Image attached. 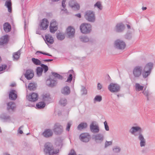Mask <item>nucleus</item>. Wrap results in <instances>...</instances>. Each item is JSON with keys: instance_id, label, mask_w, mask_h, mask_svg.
Segmentation results:
<instances>
[{"instance_id": "nucleus-60", "label": "nucleus", "mask_w": 155, "mask_h": 155, "mask_svg": "<svg viewBox=\"0 0 155 155\" xmlns=\"http://www.w3.org/2000/svg\"><path fill=\"white\" fill-rule=\"evenodd\" d=\"M143 93L144 95L146 96L147 97V100H148L149 99L148 97V93L147 91H144L143 92Z\"/></svg>"}, {"instance_id": "nucleus-13", "label": "nucleus", "mask_w": 155, "mask_h": 155, "mask_svg": "<svg viewBox=\"0 0 155 155\" xmlns=\"http://www.w3.org/2000/svg\"><path fill=\"white\" fill-rule=\"evenodd\" d=\"M93 137L96 143H101L103 141L104 138V135L101 134L94 135Z\"/></svg>"}, {"instance_id": "nucleus-21", "label": "nucleus", "mask_w": 155, "mask_h": 155, "mask_svg": "<svg viewBox=\"0 0 155 155\" xmlns=\"http://www.w3.org/2000/svg\"><path fill=\"white\" fill-rule=\"evenodd\" d=\"M46 43L48 45H51L54 42V39L50 35H46L45 36Z\"/></svg>"}, {"instance_id": "nucleus-33", "label": "nucleus", "mask_w": 155, "mask_h": 155, "mask_svg": "<svg viewBox=\"0 0 155 155\" xmlns=\"http://www.w3.org/2000/svg\"><path fill=\"white\" fill-rule=\"evenodd\" d=\"M37 85L34 83H30L28 85V89L30 91H34L36 89Z\"/></svg>"}, {"instance_id": "nucleus-16", "label": "nucleus", "mask_w": 155, "mask_h": 155, "mask_svg": "<svg viewBox=\"0 0 155 155\" xmlns=\"http://www.w3.org/2000/svg\"><path fill=\"white\" fill-rule=\"evenodd\" d=\"M38 94L37 93H32L31 95L27 97L28 101L31 102H35L38 99Z\"/></svg>"}, {"instance_id": "nucleus-55", "label": "nucleus", "mask_w": 155, "mask_h": 155, "mask_svg": "<svg viewBox=\"0 0 155 155\" xmlns=\"http://www.w3.org/2000/svg\"><path fill=\"white\" fill-rule=\"evenodd\" d=\"M104 128L106 131L109 130V129L108 126L107 125V123L106 121H105L104 122Z\"/></svg>"}, {"instance_id": "nucleus-8", "label": "nucleus", "mask_w": 155, "mask_h": 155, "mask_svg": "<svg viewBox=\"0 0 155 155\" xmlns=\"http://www.w3.org/2000/svg\"><path fill=\"white\" fill-rule=\"evenodd\" d=\"M91 138L90 134L87 133H84L81 134L79 136L80 140L84 142H88Z\"/></svg>"}, {"instance_id": "nucleus-24", "label": "nucleus", "mask_w": 155, "mask_h": 155, "mask_svg": "<svg viewBox=\"0 0 155 155\" xmlns=\"http://www.w3.org/2000/svg\"><path fill=\"white\" fill-rule=\"evenodd\" d=\"M124 25L123 23H118L116 26V31L117 32H121L124 30Z\"/></svg>"}, {"instance_id": "nucleus-35", "label": "nucleus", "mask_w": 155, "mask_h": 155, "mask_svg": "<svg viewBox=\"0 0 155 155\" xmlns=\"http://www.w3.org/2000/svg\"><path fill=\"white\" fill-rule=\"evenodd\" d=\"M45 106V103L42 101L38 102L36 105L37 108L38 109L43 108Z\"/></svg>"}, {"instance_id": "nucleus-2", "label": "nucleus", "mask_w": 155, "mask_h": 155, "mask_svg": "<svg viewBox=\"0 0 155 155\" xmlns=\"http://www.w3.org/2000/svg\"><path fill=\"white\" fill-rule=\"evenodd\" d=\"M80 28L82 33L87 34L89 33L91 31V26L89 24L83 23L81 25Z\"/></svg>"}, {"instance_id": "nucleus-6", "label": "nucleus", "mask_w": 155, "mask_h": 155, "mask_svg": "<svg viewBox=\"0 0 155 155\" xmlns=\"http://www.w3.org/2000/svg\"><path fill=\"white\" fill-rule=\"evenodd\" d=\"M143 70L141 66H137L135 67L133 71V74L135 78H138L141 76Z\"/></svg>"}, {"instance_id": "nucleus-41", "label": "nucleus", "mask_w": 155, "mask_h": 155, "mask_svg": "<svg viewBox=\"0 0 155 155\" xmlns=\"http://www.w3.org/2000/svg\"><path fill=\"white\" fill-rule=\"evenodd\" d=\"M144 87L143 86L140 85L138 83H136L135 84V88L136 91H140L143 90Z\"/></svg>"}, {"instance_id": "nucleus-53", "label": "nucleus", "mask_w": 155, "mask_h": 155, "mask_svg": "<svg viewBox=\"0 0 155 155\" xmlns=\"http://www.w3.org/2000/svg\"><path fill=\"white\" fill-rule=\"evenodd\" d=\"M72 75L71 74H70L66 82H71L72 80Z\"/></svg>"}, {"instance_id": "nucleus-43", "label": "nucleus", "mask_w": 155, "mask_h": 155, "mask_svg": "<svg viewBox=\"0 0 155 155\" xmlns=\"http://www.w3.org/2000/svg\"><path fill=\"white\" fill-rule=\"evenodd\" d=\"M67 100L64 98H61L60 101L59 103L61 105L65 106L67 104Z\"/></svg>"}, {"instance_id": "nucleus-38", "label": "nucleus", "mask_w": 155, "mask_h": 155, "mask_svg": "<svg viewBox=\"0 0 155 155\" xmlns=\"http://www.w3.org/2000/svg\"><path fill=\"white\" fill-rule=\"evenodd\" d=\"M79 38L81 41L83 42H86L89 40L88 38L85 36H81L79 37Z\"/></svg>"}, {"instance_id": "nucleus-62", "label": "nucleus", "mask_w": 155, "mask_h": 155, "mask_svg": "<svg viewBox=\"0 0 155 155\" xmlns=\"http://www.w3.org/2000/svg\"><path fill=\"white\" fill-rule=\"evenodd\" d=\"M75 15L76 16L78 17L79 18H81V15L80 13L77 14Z\"/></svg>"}, {"instance_id": "nucleus-64", "label": "nucleus", "mask_w": 155, "mask_h": 155, "mask_svg": "<svg viewBox=\"0 0 155 155\" xmlns=\"http://www.w3.org/2000/svg\"><path fill=\"white\" fill-rule=\"evenodd\" d=\"M16 84L15 83H13L11 84L10 86L12 87H14L15 86Z\"/></svg>"}, {"instance_id": "nucleus-28", "label": "nucleus", "mask_w": 155, "mask_h": 155, "mask_svg": "<svg viewBox=\"0 0 155 155\" xmlns=\"http://www.w3.org/2000/svg\"><path fill=\"white\" fill-rule=\"evenodd\" d=\"M153 64L152 63H149L147 64L145 66L143 69L144 71H149L151 73V70L152 68Z\"/></svg>"}, {"instance_id": "nucleus-12", "label": "nucleus", "mask_w": 155, "mask_h": 155, "mask_svg": "<svg viewBox=\"0 0 155 155\" xmlns=\"http://www.w3.org/2000/svg\"><path fill=\"white\" fill-rule=\"evenodd\" d=\"M15 108V105L14 102H10L7 104V110L10 114L14 112Z\"/></svg>"}, {"instance_id": "nucleus-63", "label": "nucleus", "mask_w": 155, "mask_h": 155, "mask_svg": "<svg viewBox=\"0 0 155 155\" xmlns=\"http://www.w3.org/2000/svg\"><path fill=\"white\" fill-rule=\"evenodd\" d=\"M18 133L20 134H22L23 133V131L22 130H19L18 129Z\"/></svg>"}, {"instance_id": "nucleus-56", "label": "nucleus", "mask_w": 155, "mask_h": 155, "mask_svg": "<svg viewBox=\"0 0 155 155\" xmlns=\"http://www.w3.org/2000/svg\"><path fill=\"white\" fill-rule=\"evenodd\" d=\"M7 66L6 64H3L2 66H0V71L5 70L7 68Z\"/></svg>"}, {"instance_id": "nucleus-26", "label": "nucleus", "mask_w": 155, "mask_h": 155, "mask_svg": "<svg viewBox=\"0 0 155 155\" xmlns=\"http://www.w3.org/2000/svg\"><path fill=\"white\" fill-rule=\"evenodd\" d=\"M16 93V91L13 90L10 91L9 94V98L11 100H15L16 99L17 96Z\"/></svg>"}, {"instance_id": "nucleus-49", "label": "nucleus", "mask_w": 155, "mask_h": 155, "mask_svg": "<svg viewBox=\"0 0 155 155\" xmlns=\"http://www.w3.org/2000/svg\"><path fill=\"white\" fill-rule=\"evenodd\" d=\"M55 26L58 27V24L55 20H53L50 23V26Z\"/></svg>"}, {"instance_id": "nucleus-44", "label": "nucleus", "mask_w": 155, "mask_h": 155, "mask_svg": "<svg viewBox=\"0 0 155 155\" xmlns=\"http://www.w3.org/2000/svg\"><path fill=\"white\" fill-rule=\"evenodd\" d=\"M58 27L55 26H50V31L52 33H54L57 30Z\"/></svg>"}, {"instance_id": "nucleus-32", "label": "nucleus", "mask_w": 155, "mask_h": 155, "mask_svg": "<svg viewBox=\"0 0 155 155\" xmlns=\"http://www.w3.org/2000/svg\"><path fill=\"white\" fill-rule=\"evenodd\" d=\"M87 127V124L86 123H81L78 126L77 129L79 130H81L83 129H85Z\"/></svg>"}, {"instance_id": "nucleus-42", "label": "nucleus", "mask_w": 155, "mask_h": 155, "mask_svg": "<svg viewBox=\"0 0 155 155\" xmlns=\"http://www.w3.org/2000/svg\"><path fill=\"white\" fill-rule=\"evenodd\" d=\"M41 66L42 68L43 71H44V73H45L48 70V66L44 64H41Z\"/></svg>"}, {"instance_id": "nucleus-57", "label": "nucleus", "mask_w": 155, "mask_h": 155, "mask_svg": "<svg viewBox=\"0 0 155 155\" xmlns=\"http://www.w3.org/2000/svg\"><path fill=\"white\" fill-rule=\"evenodd\" d=\"M68 155H77L76 152L73 149H71Z\"/></svg>"}, {"instance_id": "nucleus-18", "label": "nucleus", "mask_w": 155, "mask_h": 155, "mask_svg": "<svg viewBox=\"0 0 155 155\" xmlns=\"http://www.w3.org/2000/svg\"><path fill=\"white\" fill-rule=\"evenodd\" d=\"M138 139L140 141V145L141 147H144L146 144V141L142 134H140L138 137Z\"/></svg>"}, {"instance_id": "nucleus-20", "label": "nucleus", "mask_w": 155, "mask_h": 155, "mask_svg": "<svg viewBox=\"0 0 155 155\" xmlns=\"http://www.w3.org/2000/svg\"><path fill=\"white\" fill-rule=\"evenodd\" d=\"M43 135L46 138L51 137L53 135V132L51 130L47 129L45 130L42 133Z\"/></svg>"}, {"instance_id": "nucleus-36", "label": "nucleus", "mask_w": 155, "mask_h": 155, "mask_svg": "<svg viewBox=\"0 0 155 155\" xmlns=\"http://www.w3.org/2000/svg\"><path fill=\"white\" fill-rule=\"evenodd\" d=\"M21 51L20 50L18 51L17 52L13 53V57L14 59L17 60L19 58L21 53Z\"/></svg>"}, {"instance_id": "nucleus-14", "label": "nucleus", "mask_w": 155, "mask_h": 155, "mask_svg": "<svg viewBox=\"0 0 155 155\" xmlns=\"http://www.w3.org/2000/svg\"><path fill=\"white\" fill-rule=\"evenodd\" d=\"M75 29L71 26L68 27L67 29V34L69 38H71L74 37Z\"/></svg>"}, {"instance_id": "nucleus-25", "label": "nucleus", "mask_w": 155, "mask_h": 155, "mask_svg": "<svg viewBox=\"0 0 155 155\" xmlns=\"http://www.w3.org/2000/svg\"><path fill=\"white\" fill-rule=\"evenodd\" d=\"M61 92L64 95H68L71 92L70 88L68 86H66L61 89Z\"/></svg>"}, {"instance_id": "nucleus-9", "label": "nucleus", "mask_w": 155, "mask_h": 155, "mask_svg": "<svg viewBox=\"0 0 155 155\" xmlns=\"http://www.w3.org/2000/svg\"><path fill=\"white\" fill-rule=\"evenodd\" d=\"M53 130L56 134H60L63 131V127L60 124L56 123L54 125Z\"/></svg>"}, {"instance_id": "nucleus-48", "label": "nucleus", "mask_w": 155, "mask_h": 155, "mask_svg": "<svg viewBox=\"0 0 155 155\" xmlns=\"http://www.w3.org/2000/svg\"><path fill=\"white\" fill-rule=\"evenodd\" d=\"M38 53H40L44 55H47L50 56H52V55L49 53H45L44 52L41 51H37L35 53L36 54H38Z\"/></svg>"}, {"instance_id": "nucleus-1", "label": "nucleus", "mask_w": 155, "mask_h": 155, "mask_svg": "<svg viewBox=\"0 0 155 155\" xmlns=\"http://www.w3.org/2000/svg\"><path fill=\"white\" fill-rule=\"evenodd\" d=\"M44 147V152L45 155H54L59 152L58 150H54V147L51 143H46Z\"/></svg>"}, {"instance_id": "nucleus-46", "label": "nucleus", "mask_w": 155, "mask_h": 155, "mask_svg": "<svg viewBox=\"0 0 155 155\" xmlns=\"http://www.w3.org/2000/svg\"><path fill=\"white\" fill-rule=\"evenodd\" d=\"M150 72L144 71L142 74L143 77V78H145L147 77L150 74Z\"/></svg>"}, {"instance_id": "nucleus-47", "label": "nucleus", "mask_w": 155, "mask_h": 155, "mask_svg": "<svg viewBox=\"0 0 155 155\" xmlns=\"http://www.w3.org/2000/svg\"><path fill=\"white\" fill-rule=\"evenodd\" d=\"M95 7H97L100 10H102V7L100 2H97L94 5Z\"/></svg>"}, {"instance_id": "nucleus-61", "label": "nucleus", "mask_w": 155, "mask_h": 155, "mask_svg": "<svg viewBox=\"0 0 155 155\" xmlns=\"http://www.w3.org/2000/svg\"><path fill=\"white\" fill-rule=\"evenodd\" d=\"M53 61V59H45L44 60H43V61L45 62H50L51 61Z\"/></svg>"}, {"instance_id": "nucleus-29", "label": "nucleus", "mask_w": 155, "mask_h": 155, "mask_svg": "<svg viewBox=\"0 0 155 155\" xmlns=\"http://www.w3.org/2000/svg\"><path fill=\"white\" fill-rule=\"evenodd\" d=\"M3 28L4 31L6 32H9L11 29V27L9 23L8 22L5 23L3 25Z\"/></svg>"}, {"instance_id": "nucleus-52", "label": "nucleus", "mask_w": 155, "mask_h": 155, "mask_svg": "<svg viewBox=\"0 0 155 155\" xmlns=\"http://www.w3.org/2000/svg\"><path fill=\"white\" fill-rule=\"evenodd\" d=\"M112 141H106L105 143L104 147L106 148L108 146H110L112 144Z\"/></svg>"}, {"instance_id": "nucleus-22", "label": "nucleus", "mask_w": 155, "mask_h": 155, "mask_svg": "<svg viewBox=\"0 0 155 155\" xmlns=\"http://www.w3.org/2000/svg\"><path fill=\"white\" fill-rule=\"evenodd\" d=\"M8 41V36L7 35L2 36L0 38V45L7 44Z\"/></svg>"}, {"instance_id": "nucleus-34", "label": "nucleus", "mask_w": 155, "mask_h": 155, "mask_svg": "<svg viewBox=\"0 0 155 155\" xmlns=\"http://www.w3.org/2000/svg\"><path fill=\"white\" fill-rule=\"evenodd\" d=\"M43 101L47 103H49L51 100V98L49 94H45L43 96Z\"/></svg>"}, {"instance_id": "nucleus-37", "label": "nucleus", "mask_w": 155, "mask_h": 155, "mask_svg": "<svg viewBox=\"0 0 155 155\" xmlns=\"http://www.w3.org/2000/svg\"><path fill=\"white\" fill-rule=\"evenodd\" d=\"M43 70L42 68L41 67H38L36 69V72L37 75L38 77H40L42 74Z\"/></svg>"}, {"instance_id": "nucleus-54", "label": "nucleus", "mask_w": 155, "mask_h": 155, "mask_svg": "<svg viewBox=\"0 0 155 155\" xmlns=\"http://www.w3.org/2000/svg\"><path fill=\"white\" fill-rule=\"evenodd\" d=\"M113 150L114 152L118 153L120 152V149L119 147H115L113 149Z\"/></svg>"}, {"instance_id": "nucleus-7", "label": "nucleus", "mask_w": 155, "mask_h": 155, "mask_svg": "<svg viewBox=\"0 0 155 155\" xmlns=\"http://www.w3.org/2000/svg\"><path fill=\"white\" fill-rule=\"evenodd\" d=\"M129 132L135 137H138L140 134H142L141 127L137 126L132 127L130 129Z\"/></svg>"}, {"instance_id": "nucleus-11", "label": "nucleus", "mask_w": 155, "mask_h": 155, "mask_svg": "<svg viewBox=\"0 0 155 155\" xmlns=\"http://www.w3.org/2000/svg\"><path fill=\"white\" fill-rule=\"evenodd\" d=\"M68 5L71 8L76 10H79L80 8L79 4L75 0H70Z\"/></svg>"}, {"instance_id": "nucleus-19", "label": "nucleus", "mask_w": 155, "mask_h": 155, "mask_svg": "<svg viewBox=\"0 0 155 155\" xmlns=\"http://www.w3.org/2000/svg\"><path fill=\"white\" fill-rule=\"evenodd\" d=\"M48 24L49 22L48 20L46 18H44L42 19L40 26L42 27V30H45L47 28Z\"/></svg>"}, {"instance_id": "nucleus-31", "label": "nucleus", "mask_w": 155, "mask_h": 155, "mask_svg": "<svg viewBox=\"0 0 155 155\" xmlns=\"http://www.w3.org/2000/svg\"><path fill=\"white\" fill-rule=\"evenodd\" d=\"M5 5L8 8V11L9 12H11L12 11V3L11 0L7 1L5 3Z\"/></svg>"}, {"instance_id": "nucleus-10", "label": "nucleus", "mask_w": 155, "mask_h": 155, "mask_svg": "<svg viewBox=\"0 0 155 155\" xmlns=\"http://www.w3.org/2000/svg\"><path fill=\"white\" fill-rule=\"evenodd\" d=\"M57 81L53 79L52 76H50L49 79H48L46 81V84L48 86L53 87L55 86L57 84Z\"/></svg>"}, {"instance_id": "nucleus-51", "label": "nucleus", "mask_w": 155, "mask_h": 155, "mask_svg": "<svg viewBox=\"0 0 155 155\" xmlns=\"http://www.w3.org/2000/svg\"><path fill=\"white\" fill-rule=\"evenodd\" d=\"M72 125V122L71 121H69L68 122L67 124V127L66 128V130L68 131H69L70 130V128Z\"/></svg>"}, {"instance_id": "nucleus-30", "label": "nucleus", "mask_w": 155, "mask_h": 155, "mask_svg": "<svg viewBox=\"0 0 155 155\" xmlns=\"http://www.w3.org/2000/svg\"><path fill=\"white\" fill-rule=\"evenodd\" d=\"M56 37L58 40L60 41H62L65 37L64 34L62 32L56 33Z\"/></svg>"}, {"instance_id": "nucleus-27", "label": "nucleus", "mask_w": 155, "mask_h": 155, "mask_svg": "<svg viewBox=\"0 0 155 155\" xmlns=\"http://www.w3.org/2000/svg\"><path fill=\"white\" fill-rule=\"evenodd\" d=\"M51 74L52 75L51 76L53 77V79L56 80H57L56 79L61 80H62L63 79V77L61 75L58 74L57 73L52 72Z\"/></svg>"}, {"instance_id": "nucleus-5", "label": "nucleus", "mask_w": 155, "mask_h": 155, "mask_svg": "<svg viewBox=\"0 0 155 155\" xmlns=\"http://www.w3.org/2000/svg\"><path fill=\"white\" fill-rule=\"evenodd\" d=\"M126 46L125 43L120 39H117L114 42V47L118 49L123 50L125 48Z\"/></svg>"}, {"instance_id": "nucleus-50", "label": "nucleus", "mask_w": 155, "mask_h": 155, "mask_svg": "<svg viewBox=\"0 0 155 155\" xmlns=\"http://www.w3.org/2000/svg\"><path fill=\"white\" fill-rule=\"evenodd\" d=\"M125 38L127 39H130L132 38L131 33L127 32L125 35Z\"/></svg>"}, {"instance_id": "nucleus-59", "label": "nucleus", "mask_w": 155, "mask_h": 155, "mask_svg": "<svg viewBox=\"0 0 155 155\" xmlns=\"http://www.w3.org/2000/svg\"><path fill=\"white\" fill-rule=\"evenodd\" d=\"M102 87V85L100 83H98L97 86V88L98 90H101Z\"/></svg>"}, {"instance_id": "nucleus-39", "label": "nucleus", "mask_w": 155, "mask_h": 155, "mask_svg": "<svg viewBox=\"0 0 155 155\" xmlns=\"http://www.w3.org/2000/svg\"><path fill=\"white\" fill-rule=\"evenodd\" d=\"M31 60L33 63L36 65H40L42 64L41 61L38 59L32 58Z\"/></svg>"}, {"instance_id": "nucleus-58", "label": "nucleus", "mask_w": 155, "mask_h": 155, "mask_svg": "<svg viewBox=\"0 0 155 155\" xmlns=\"http://www.w3.org/2000/svg\"><path fill=\"white\" fill-rule=\"evenodd\" d=\"M67 0H63L62 2V6L64 8H65L66 6L65 2Z\"/></svg>"}, {"instance_id": "nucleus-40", "label": "nucleus", "mask_w": 155, "mask_h": 155, "mask_svg": "<svg viewBox=\"0 0 155 155\" xmlns=\"http://www.w3.org/2000/svg\"><path fill=\"white\" fill-rule=\"evenodd\" d=\"M102 100V97L101 96L97 95L96 96L94 99V103L95 104L97 102H100Z\"/></svg>"}, {"instance_id": "nucleus-45", "label": "nucleus", "mask_w": 155, "mask_h": 155, "mask_svg": "<svg viewBox=\"0 0 155 155\" xmlns=\"http://www.w3.org/2000/svg\"><path fill=\"white\" fill-rule=\"evenodd\" d=\"M82 95H86L87 93V91L86 87L84 86H81V89Z\"/></svg>"}, {"instance_id": "nucleus-15", "label": "nucleus", "mask_w": 155, "mask_h": 155, "mask_svg": "<svg viewBox=\"0 0 155 155\" xmlns=\"http://www.w3.org/2000/svg\"><path fill=\"white\" fill-rule=\"evenodd\" d=\"M91 131L94 134L98 133L100 130L99 128L97 125H94L93 123H91L90 125Z\"/></svg>"}, {"instance_id": "nucleus-4", "label": "nucleus", "mask_w": 155, "mask_h": 155, "mask_svg": "<svg viewBox=\"0 0 155 155\" xmlns=\"http://www.w3.org/2000/svg\"><path fill=\"white\" fill-rule=\"evenodd\" d=\"M120 86L118 84L114 83H110L108 87V90L112 93L119 92L120 90Z\"/></svg>"}, {"instance_id": "nucleus-17", "label": "nucleus", "mask_w": 155, "mask_h": 155, "mask_svg": "<svg viewBox=\"0 0 155 155\" xmlns=\"http://www.w3.org/2000/svg\"><path fill=\"white\" fill-rule=\"evenodd\" d=\"M34 74L33 71L31 70H26L25 73V77L28 80L31 79L34 76Z\"/></svg>"}, {"instance_id": "nucleus-23", "label": "nucleus", "mask_w": 155, "mask_h": 155, "mask_svg": "<svg viewBox=\"0 0 155 155\" xmlns=\"http://www.w3.org/2000/svg\"><path fill=\"white\" fill-rule=\"evenodd\" d=\"M0 118L5 121H7L11 120V117L5 113H2L0 115Z\"/></svg>"}, {"instance_id": "nucleus-3", "label": "nucleus", "mask_w": 155, "mask_h": 155, "mask_svg": "<svg viewBox=\"0 0 155 155\" xmlns=\"http://www.w3.org/2000/svg\"><path fill=\"white\" fill-rule=\"evenodd\" d=\"M85 18L88 21L94 22L95 20V17L94 12L91 11H87L84 15Z\"/></svg>"}]
</instances>
